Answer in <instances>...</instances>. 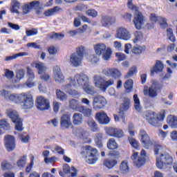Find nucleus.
<instances>
[{
  "instance_id": "f257e3e1",
  "label": "nucleus",
  "mask_w": 177,
  "mask_h": 177,
  "mask_svg": "<svg viewBox=\"0 0 177 177\" xmlns=\"http://www.w3.org/2000/svg\"><path fill=\"white\" fill-rule=\"evenodd\" d=\"M0 95L6 99H9L12 102H15V103L21 104V107L24 110H31L34 107V97L30 91L16 95L15 94L10 95L9 91L3 89L0 91Z\"/></svg>"
},
{
  "instance_id": "f03ea898",
  "label": "nucleus",
  "mask_w": 177,
  "mask_h": 177,
  "mask_svg": "<svg viewBox=\"0 0 177 177\" xmlns=\"http://www.w3.org/2000/svg\"><path fill=\"white\" fill-rule=\"evenodd\" d=\"M88 81L89 77L88 75L84 73H77L73 77V78L71 79V84H72L73 86H82V89L88 95H95V93H96L95 87L89 84Z\"/></svg>"
},
{
  "instance_id": "7ed1b4c3",
  "label": "nucleus",
  "mask_w": 177,
  "mask_h": 177,
  "mask_svg": "<svg viewBox=\"0 0 177 177\" xmlns=\"http://www.w3.org/2000/svg\"><path fill=\"white\" fill-rule=\"evenodd\" d=\"M127 7L130 10H134L136 14L134 15V19L133 23L137 30H140L143 24H145V16L143 14L139 11V7L135 6L132 3V0H128Z\"/></svg>"
},
{
  "instance_id": "20e7f679",
  "label": "nucleus",
  "mask_w": 177,
  "mask_h": 177,
  "mask_svg": "<svg viewBox=\"0 0 177 177\" xmlns=\"http://www.w3.org/2000/svg\"><path fill=\"white\" fill-rule=\"evenodd\" d=\"M165 114H167L165 110H162L158 116L156 112L148 111L145 113V120L153 127H158V121H164Z\"/></svg>"
},
{
  "instance_id": "39448f33",
  "label": "nucleus",
  "mask_w": 177,
  "mask_h": 177,
  "mask_svg": "<svg viewBox=\"0 0 177 177\" xmlns=\"http://www.w3.org/2000/svg\"><path fill=\"white\" fill-rule=\"evenodd\" d=\"M6 114L10 118L14 124H15V129L19 132L23 131L24 127H23V120L20 118L19 113L15 110L8 109Z\"/></svg>"
},
{
  "instance_id": "423d86ee",
  "label": "nucleus",
  "mask_w": 177,
  "mask_h": 177,
  "mask_svg": "<svg viewBox=\"0 0 177 177\" xmlns=\"http://www.w3.org/2000/svg\"><path fill=\"white\" fill-rule=\"evenodd\" d=\"M131 158L136 168H141V167H143L146 164L149 157L146 151L142 149L140 156L139 152H136L131 156Z\"/></svg>"
},
{
  "instance_id": "0eeeda50",
  "label": "nucleus",
  "mask_w": 177,
  "mask_h": 177,
  "mask_svg": "<svg viewBox=\"0 0 177 177\" xmlns=\"http://www.w3.org/2000/svg\"><path fill=\"white\" fill-rule=\"evenodd\" d=\"M173 164L174 158L168 153H160L159 157L156 158V167L158 169H164V167Z\"/></svg>"
},
{
  "instance_id": "6e6552de",
  "label": "nucleus",
  "mask_w": 177,
  "mask_h": 177,
  "mask_svg": "<svg viewBox=\"0 0 177 177\" xmlns=\"http://www.w3.org/2000/svg\"><path fill=\"white\" fill-rule=\"evenodd\" d=\"M85 53V47L84 46H80L77 48L76 53H73L71 55V63L75 67H78L81 62H82V59H84V55Z\"/></svg>"
},
{
  "instance_id": "1a4fd4ad",
  "label": "nucleus",
  "mask_w": 177,
  "mask_h": 177,
  "mask_svg": "<svg viewBox=\"0 0 177 177\" xmlns=\"http://www.w3.org/2000/svg\"><path fill=\"white\" fill-rule=\"evenodd\" d=\"M94 81L95 85H99L100 88L102 92H106L109 86L114 85V80L109 79L108 81L104 80L103 77L96 75L94 76Z\"/></svg>"
},
{
  "instance_id": "9d476101",
  "label": "nucleus",
  "mask_w": 177,
  "mask_h": 177,
  "mask_svg": "<svg viewBox=\"0 0 177 177\" xmlns=\"http://www.w3.org/2000/svg\"><path fill=\"white\" fill-rule=\"evenodd\" d=\"M32 66L35 67L38 71V74L40 75V79L45 82H48L50 80V75L46 73V66L41 62H35L32 64Z\"/></svg>"
},
{
  "instance_id": "9b49d317",
  "label": "nucleus",
  "mask_w": 177,
  "mask_h": 177,
  "mask_svg": "<svg viewBox=\"0 0 177 177\" xmlns=\"http://www.w3.org/2000/svg\"><path fill=\"white\" fill-rule=\"evenodd\" d=\"M85 150H86L88 157L86 162L88 164H95V162L97 161V149L89 145H86L85 147Z\"/></svg>"
},
{
  "instance_id": "f8f14e48",
  "label": "nucleus",
  "mask_w": 177,
  "mask_h": 177,
  "mask_svg": "<svg viewBox=\"0 0 177 177\" xmlns=\"http://www.w3.org/2000/svg\"><path fill=\"white\" fill-rule=\"evenodd\" d=\"M36 106L38 110H41V111L49 110L50 109V102L44 97L39 96L36 99Z\"/></svg>"
},
{
  "instance_id": "ddd939ff",
  "label": "nucleus",
  "mask_w": 177,
  "mask_h": 177,
  "mask_svg": "<svg viewBox=\"0 0 177 177\" xmlns=\"http://www.w3.org/2000/svg\"><path fill=\"white\" fill-rule=\"evenodd\" d=\"M129 107H131V100L128 97H124L119 109V117H120L122 120H125V112L129 110Z\"/></svg>"
},
{
  "instance_id": "4468645a",
  "label": "nucleus",
  "mask_w": 177,
  "mask_h": 177,
  "mask_svg": "<svg viewBox=\"0 0 177 177\" xmlns=\"http://www.w3.org/2000/svg\"><path fill=\"white\" fill-rule=\"evenodd\" d=\"M106 106V99L102 95H96L93 97V108L94 110H100Z\"/></svg>"
},
{
  "instance_id": "2eb2a0df",
  "label": "nucleus",
  "mask_w": 177,
  "mask_h": 177,
  "mask_svg": "<svg viewBox=\"0 0 177 177\" xmlns=\"http://www.w3.org/2000/svg\"><path fill=\"white\" fill-rule=\"evenodd\" d=\"M5 147L7 151H13L15 149H16V140L15 139V136L8 135L6 136L5 138Z\"/></svg>"
},
{
  "instance_id": "dca6fc26",
  "label": "nucleus",
  "mask_w": 177,
  "mask_h": 177,
  "mask_svg": "<svg viewBox=\"0 0 177 177\" xmlns=\"http://www.w3.org/2000/svg\"><path fill=\"white\" fill-rule=\"evenodd\" d=\"M39 7V1H33L32 2L25 3L22 6V12L24 15H28L30 12L32 10V9H37V8Z\"/></svg>"
},
{
  "instance_id": "f3484780",
  "label": "nucleus",
  "mask_w": 177,
  "mask_h": 177,
  "mask_svg": "<svg viewBox=\"0 0 177 177\" xmlns=\"http://www.w3.org/2000/svg\"><path fill=\"white\" fill-rule=\"evenodd\" d=\"M106 133L113 138H118V139L124 138V131L118 128L109 127L106 129Z\"/></svg>"
},
{
  "instance_id": "a211bd4d",
  "label": "nucleus",
  "mask_w": 177,
  "mask_h": 177,
  "mask_svg": "<svg viewBox=\"0 0 177 177\" xmlns=\"http://www.w3.org/2000/svg\"><path fill=\"white\" fill-rule=\"evenodd\" d=\"M116 38L119 39H124V41H128L131 39V33L125 28L120 27L117 30Z\"/></svg>"
},
{
  "instance_id": "6ab92c4d",
  "label": "nucleus",
  "mask_w": 177,
  "mask_h": 177,
  "mask_svg": "<svg viewBox=\"0 0 177 177\" xmlns=\"http://www.w3.org/2000/svg\"><path fill=\"white\" fill-rule=\"evenodd\" d=\"M140 136L141 138V142L145 147V149H149L150 146L153 144L151 142V140L150 139V136H149V134H147V132L145 130H140Z\"/></svg>"
},
{
  "instance_id": "aec40b11",
  "label": "nucleus",
  "mask_w": 177,
  "mask_h": 177,
  "mask_svg": "<svg viewBox=\"0 0 177 177\" xmlns=\"http://www.w3.org/2000/svg\"><path fill=\"white\" fill-rule=\"evenodd\" d=\"M95 118L101 125H107L110 122V118L104 112H97Z\"/></svg>"
},
{
  "instance_id": "412c9836",
  "label": "nucleus",
  "mask_w": 177,
  "mask_h": 177,
  "mask_svg": "<svg viewBox=\"0 0 177 177\" xmlns=\"http://www.w3.org/2000/svg\"><path fill=\"white\" fill-rule=\"evenodd\" d=\"M103 74L106 75V77H111L114 78V80H118V78H121V71L117 68H108L104 69L102 71Z\"/></svg>"
},
{
  "instance_id": "4be33fe9",
  "label": "nucleus",
  "mask_w": 177,
  "mask_h": 177,
  "mask_svg": "<svg viewBox=\"0 0 177 177\" xmlns=\"http://www.w3.org/2000/svg\"><path fill=\"white\" fill-rule=\"evenodd\" d=\"M162 84H156L155 85L149 87L147 91L149 97H157V95H158V92H161V89H162Z\"/></svg>"
},
{
  "instance_id": "5701e85b",
  "label": "nucleus",
  "mask_w": 177,
  "mask_h": 177,
  "mask_svg": "<svg viewBox=\"0 0 177 177\" xmlns=\"http://www.w3.org/2000/svg\"><path fill=\"white\" fill-rule=\"evenodd\" d=\"M73 126L71 122V117L68 114H64L60 118V127L64 129H68L70 127Z\"/></svg>"
},
{
  "instance_id": "b1692460",
  "label": "nucleus",
  "mask_w": 177,
  "mask_h": 177,
  "mask_svg": "<svg viewBox=\"0 0 177 177\" xmlns=\"http://www.w3.org/2000/svg\"><path fill=\"white\" fill-rule=\"evenodd\" d=\"M26 70L28 80L25 84L26 86H28V88H34V86H35V82H34L35 75L34 74V71H32L30 67H27Z\"/></svg>"
},
{
  "instance_id": "393cba45",
  "label": "nucleus",
  "mask_w": 177,
  "mask_h": 177,
  "mask_svg": "<svg viewBox=\"0 0 177 177\" xmlns=\"http://www.w3.org/2000/svg\"><path fill=\"white\" fill-rule=\"evenodd\" d=\"M53 75L55 82H59V84L64 82V76L62 73L60 67L57 66L53 67Z\"/></svg>"
},
{
  "instance_id": "a878e982",
  "label": "nucleus",
  "mask_w": 177,
  "mask_h": 177,
  "mask_svg": "<svg viewBox=\"0 0 177 177\" xmlns=\"http://www.w3.org/2000/svg\"><path fill=\"white\" fill-rule=\"evenodd\" d=\"M115 21V17H109L107 15L102 16L101 19V24H102L103 27H109V26L114 24Z\"/></svg>"
},
{
  "instance_id": "bb28decb",
  "label": "nucleus",
  "mask_w": 177,
  "mask_h": 177,
  "mask_svg": "<svg viewBox=\"0 0 177 177\" xmlns=\"http://www.w3.org/2000/svg\"><path fill=\"white\" fill-rule=\"evenodd\" d=\"M106 49L107 47L106 46V44L103 43H99L94 45V50L97 56H102V55L106 52Z\"/></svg>"
},
{
  "instance_id": "cd10ccee",
  "label": "nucleus",
  "mask_w": 177,
  "mask_h": 177,
  "mask_svg": "<svg viewBox=\"0 0 177 177\" xmlns=\"http://www.w3.org/2000/svg\"><path fill=\"white\" fill-rule=\"evenodd\" d=\"M63 172L67 175H71V177H75L77 174L75 167H72L70 168V166L68 164L63 165Z\"/></svg>"
},
{
  "instance_id": "c85d7f7f",
  "label": "nucleus",
  "mask_w": 177,
  "mask_h": 177,
  "mask_svg": "<svg viewBox=\"0 0 177 177\" xmlns=\"http://www.w3.org/2000/svg\"><path fill=\"white\" fill-rule=\"evenodd\" d=\"M79 113H82L84 117L91 118L93 115V110L91 108H88L84 105L81 106Z\"/></svg>"
},
{
  "instance_id": "c756f323",
  "label": "nucleus",
  "mask_w": 177,
  "mask_h": 177,
  "mask_svg": "<svg viewBox=\"0 0 177 177\" xmlns=\"http://www.w3.org/2000/svg\"><path fill=\"white\" fill-rule=\"evenodd\" d=\"M118 163V162L115 159H105L103 161L104 166L108 168V169H112Z\"/></svg>"
},
{
  "instance_id": "7c9ffc66",
  "label": "nucleus",
  "mask_w": 177,
  "mask_h": 177,
  "mask_svg": "<svg viewBox=\"0 0 177 177\" xmlns=\"http://www.w3.org/2000/svg\"><path fill=\"white\" fill-rule=\"evenodd\" d=\"M119 171L120 174H126L129 172V166L128 165V160H123L119 166Z\"/></svg>"
},
{
  "instance_id": "2f4dec72",
  "label": "nucleus",
  "mask_w": 177,
  "mask_h": 177,
  "mask_svg": "<svg viewBox=\"0 0 177 177\" xmlns=\"http://www.w3.org/2000/svg\"><path fill=\"white\" fill-rule=\"evenodd\" d=\"M21 4L17 0H12L11 2L10 12L11 13H19Z\"/></svg>"
},
{
  "instance_id": "473e14b6",
  "label": "nucleus",
  "mask_w": 177,
  "mask_h": 177,
  "mask_svg": "<svg viewBox=\"0 0 177 177\" xmlns=\"http://www.w3.org/2000/svg\"><path fill=\"white\" fill-rule=\"evenodd\" d=\"M83 118L82 114L75 113L73 115V124L74 125H81L82 124Z\"/></svg>"
},
{
  "instance_id": "72a5a7b5",
  "label": "nucleus",
  "mask_w": 177,
  "mask_h": 177,
  "mask_svg": "<svg viewBox=\"0 0 177 177\" xmlns=\"http://www.w3.org/2000/svg\"><path fill=\"white\" fill-rule=\"evenodd\" d=\"M146 51V46H140V45H137L134 47H133L131 52L134 55H141V53H143V52Z\"/></svg>"
},
{
  "instance_id": "f704fd0d",
  "label": "nucleus",
  "mask_w": 177,
  "mask_h": 177,
  "mask_svg": "<svg viewBox=\"0 0 177 177\" xmlns=\"http://www.w3.org/2000/svg\"><path fill=\"white\" fill-rule=\"evenodd\" d=\"M103 134L102 133H98L95 134V142L97 147L102 149L103 147Z\"/></svg>"
},
{
  "instance_id": "c9c22d12",
  "label": "nucleus",
  "mask_w": 177,
  "mask_h": 177,
  "mask_svg": "<svg viewBox=\"0 0 177 177\" xmlns=\"http://www.w3.org/2000/svg\"><path fill=\"white\" fill-rule=\"evenodd\" d=\"M167 123L171 128H177V117L175 115H169L167 117Z\"/></svg>"
},
{
  "instance_id": "e433bc0d",
  "label": "nucleus",
  "mask_w": 177,
  "mask_h": 177,
  "mask_svg": "<svg viewBox=\"0 0 177 177\" xmlns=\"http://www.w3.org/2000/svg\"><path fill=\"white\" fill-rule=\"evenodd\" d=\"M87 125L88 128H90L92 132H98L99 126H97V123L93 120H90L87 121Z\"/></svg>"
},
{
  "instance_id": "4c0bfd02",
  "label": "nucleus",
  "mask_w": 177,
  "mask_h": 177,
  "mask_svg": "<svg viewBox=\"0 0 177 177\" xmlns=\"http://www.w3.org/2000/svg\"><path fill=\"white\" fill-rule=\"evenodd\" d=\"M80 104H78V100L72 99L69 101V107L72 109V110H75V111H80L81 108Z\"/></svg>"
},
{
  "instance_id": "58836bf2",
  "label": "nucleus",
  "mask_w": 177,
  "mask_h": 177,
  "mask_svg": "<svg viewBox=\"0 0 177 177\" xmlns=\"http://www.w3.org/2000/svg\"><path fill=\"white\" fill-rule=\"evenodd\" d=\"M71 85H73V84H71V80H70V84H66L64 86V89L66 92H67L69 95H71L72 96H78V95H80V92H78L77 91L73 89L68 90L69 88H71Z\"/></svg>"
},
{
  "instance_id": "ea45409f",
  "label": "nucleus",
  "mask_w": 177,
  "mask_h": 177,
  "mask_svg": "<svg viewBox=\"0 0 177 177\" xmlns=\"http://www.w3.org/2000/svg\"><path fill=\"white\" fill-rule=\"evenodd\" d=\"M59 10H60V8L55 6L51 9H48V10H46L44 12V15L46 17H50V16H53V15H55V13H57V12H59Z\"/></svg>"
},
{
  "instance_id": "a19ab883",
  "label": "nucleus",
  "mask_w": 177,
  "mask_h": 177,
  "mask_svg": "<svg viewBox=\"0 0 177 177\" xmlns=\"http://www.w3.org/2000/svg\"><path fill=\"white\" fill-rule=\"evenodd\" d=\"M107 147L109 150H115V149H118V144L115 142V139L110 138L107 143Z\"/></svg>"
},
{
  "instance_id": "79ce46f5",
  "label": "nucleus",
  "mask_w": 177,
  "mask_h": 177,
  "mask_svg": "<svg viewBox=\"0 0 177 177\" xmlns=\"http://www.w3.org/2000/svg\"><path fill=\"white\" fill-rule=\"evenodd\" d=\"M26 164H27V156H21L17 161V165L18 168H24L26 167Z\"/></svg>"
},
{
  "instance_id": "37998d69",
  "label": "nucleus",
  "mask_w": 177,
  "mask_h": 177,
  "mask_svg": "<svg viewBox=\"0 0 177 177\" xmlns=\"http://www.w3.org/2000/svg\"><path fill=\"white\" fill-rule=\"evenodd\" d=\"M124 88L128 93L132 92V89H133V80L132 79H129L125 82Z\"/></svg>"
},
{
  "instance_id": "c03bdc74",
  "label": "nucleus",
  "mask_w": 177,
  "mask_h": 177,
  "mask_svg": "<svg viewBox=\"0 0 177 177\" xmlns=\"http://www.w3.org/2000/svg\"><path fill=\"white\" fill-rule=\"evenodd\" d=\"M164 70V64L161 61H156L155 66H153L154 73H161Z\"/></svg>"
},
{
  "instance_id": "a18cd8bd",
  "label": "nucleus",
  "mask_w": 177,
  "mask_h": 177,
  "mask_svg": "<svg viewBox=\"0 0 177 177\" xmlns=\"http://www.w3.org/2000/svg\"><path fill=\"white\" fill-rule=\"evenodd\" d=\"M167 38L171 42H176V38L175 37V35H174V30L172 28H169L167 29Z\"/></svg>"
},
{
  "instance_id": "49530a36",
  "label": "nucleus",
  "mask_w": 177,
  "mask_h": 177,
  "mask_svg": "<svg viewBox=\"0 0 177 177\" xmlns=\"http://www.w3.org/2000/svg\"><path fill=\"white\" fill-rule=\"evenodd\" d=\"M0 129L4 131H9L10 129V124L7 122L6 119L0 120Z\"/></svg>"
},
{
  "instance_id": "de8ad7c7",
  "label": "nucleus",
  "mask_w": 177,
  "mask_h": 177,
  "mask_svg": "<svg viewBox=\"0 0 177 177\" xmlns=\"http://www.w3.org/2000/svg\"><path fill=\"white\" fill-rule=\"evenodd\" d=\"M133 102H134V108L137 111L140 110V100L139 97H138V94H134L133 96Z\"/></svg>"
},
{
  "instance_id": "09e8293b",
  "label": "nucleus",
  "mask_w": 177,
  "mask_h": 177,
  "mask_svg": "<svg viewBox=\"0 0 177 177\" xmlns=\"http://www.w3.org/2000/svg\"><path fill=\"white\" fill-rule=\"evenodd\" d=\"M134 37L135 38L133 39V42L134 44H138V42L143 39V33L140 31H136L134 32Z\"/></svg>"
},
{
  "instance_id": "8fccbe9b",
  "label": "nucleus",
  "mask_w": 177,
  "mask_h": 177,
  "mask_svg": "<svg viewBox=\"0 0 177 177\" xmlns=\"http://www.w3.org/2000/svg\"><path fill=\"white\" fill-rule=\"evenodd\" d=\"M56 95L57 99L63 102L67 99V94L64 93V92L62 91L59 89L56 90Z\"/></svg>"
},
{
  "instance_id": "3c124183",
  "label": "nucleus",
  "mask_w": 177,
  "mask_h": 177,
  "mask_svg": "<svg viewBox=\"0 0 177 177\" xmlns=\"http://www.w3.org/2000/svg\"><path fill=\"white\" fill-rule=\"evenodd\" d=\"M113 51H111V48H108L105 50V52L102 54V58L104 60H110L111 57V55Z\"/></svg>"
},
{
  "instance_id": "603ef678",
  "label": "nucleus",
  "mask_w": 177,
  "mask_h": 177,
  "mask_svg": "<svg viewBox=\"0 0 177 177\" xmlns=\"http://www.w3.org/2000/svg\"><path fill=\"white\" fill-rule=\"evenodd\" d=\"M129 142L133 149H136L138 150L139 149V147H140V143H139V141L136 140V139L133 138H129Z\"/></svg>"
},
{
  "instance_id": "864d4df0",
  "label": "nucleus",
  "mask_w": 177,
  "mask_h": 177,
  "mask_svg": "<svg viewBox=\"0 0 177 177\" xmlns=\"http://www.w3.org/2000/svg\"><path fill=\"white\" fill-rule=\"evenodd\" d=\"M50 39H55V41H60L64 38V34L55 32L50 36Z\"/></svg>"
},
{
  "instance_id": "5fc2aeb1",
  "label": "nucleus",
  "mask_w": 177,
  "mask_h": 177,
  "mask_svg": "<svg viewBox=\"0 0 177 177\" xmlns=\"http://www.w3.org/2000/svg\"><path fill=\"white\" fill-rule=\"evenodd\" d=\"M162 150H164V147H162V145L160 144H155L153 145V151L156 156H158V154H160V153H161Z\"/></svg>"
},
{
  "instance_id": "6e6d98bb",
  "label": "nucleus",
  "mask_w": 177,
  "mask_h": 177,
  "mask_svg": "<svg viewBox=\"0 0 177 177\" xmlns=\"http://www.w3.org/2000/svg\"><path fill=\"white\" fill-rule=\"evenodd\" d=\"M138 73V69L136 68V66L131 67L127 74L124 76V78L128 79L131 78L133 74H136Z\"/></svg>"
},
{
  "instance_id": "4d7b16f0",
  "label": "nucleus",
  "mask_w": 177,
  "mask_h": 177,
  "mask_svg": "<svg viewBox=\"0 0 177 177\" xmlns=\"http://www.w3.org/2000/svg\"><path fill=\"white\" fill-rule=\"evenodd\" d=\"M34 160H35V157H34V156H32L30 158V164L26 167V174H30L31 172V170L32 169V167H34Z\"/></svg>"
},
{
  "instance_id": "13d9d810",
  "label": "nucleus",
  "mask_w": 177,
  "mask_h": 177,
  "mask_svg": "<svg viewBox=\"0 0 177 177\" xmlns=\"http://www.w3.org/2000/svg\"><path fill=\"white\" fill-rule=\"evenodd\" d=\"M48 52L49 55H57L59 52V48L55 46H50L48 48Z\"/></svg>"
},
{
  "instance_id": "bf43d9fd",
  "label": "nucleus",
  "mask_w": 177,
  "mask_h": 177,
  "mask_svg": "<svg viewBox=\"0 0 177 177\" xmlns=\"http://www.w3.org/2000/svg\"><path fill=\"white\" fill-rule=\"evenodd\" d=\"M86 15H87V16H89L90 17H97V11L95 9H88L86 12Z\"/></svg>"
},
{
  "instance_id": "052dcab7",
  "label": "nucleus",
  "mask_w": 177,
  "mask_h": 177,
  "mask_svg": "<svg viewBox=\"0 0 177 177\" xmlns=\"http://www.w3.org/2000/svg\"><path fill=\"white\" fill-rule=\"evenodd\" d=\"M159 24L161 28H167L168 27V23L167 22V19L164 17H159Z\"/></svg>"
},
{
  "instance_id": "680f3d73",
  "label": "nucleus",
  "mask_w": 177,
  "mask_h": 177,
  "mask_svg": "<svg viewBox=\"0 0 177 177\" xmlns=\"http://www.w3.org/2000/svg\"><path fill=\"white\" fill-rule=\"evenodd\" d=\"M1 167L3 171H8V169H10L12 168V165L8 162V161L4 160L1 162Z\"/></svg>"
},
{
  "instance_id": "e2e57ef3",
  "label": "nucleus",
  "mask_w": 177,
  "mask_h": 177,
  "mask_svg": "<svg viewBox=\"0 0 177 177\" xmlns=\"http://www.w3.org/2000/svg\"><path fill=\"white\" fill-rule=\"evenodd\" d=\"M19 138L21 140L22 143H28L30 140V136L27 135L26 136H24L23 133H19Z\"/></svg>"
},
{
  "instance_id": "0e129e2a",
  "label": "nucleus",
  "mask_w": 177,
  "mask_h": 177,
  "mask_svg": "<svg viewBox=\"0 0 177 177\" xmlns=\"http://www.w3.org/2000/svg\"><path fill=\"white\" fill-rule=\"evenodd\" d=\"M53 110L55 114L59 113V110H60V103L57 101H55L53 102Z\"/></svg>"
},
{
  "instance_id": "69168bd1",
  "label": "nucleus",
  "mask_w": 177,
  "mask_h": 177,
  "mask_svg": "<svg viewBox=\"0 0 177 177\" xmlns=\"http://www.w3.org/2000/svg\"><path fill=\"white\" fill-rule=\"evenodd\" d=\"M56 160H57V158L56 156L46 158H44V162L46 164H53V162H56Z\"/></svg>"
},
{
  "instance_id": "338daca9",
  "label": "nucleus",
  "mask_w": 177,
  "mask_h": 177,
  "mask_svg": "<svg viewBox=\"0 0 177 177\" xmlns=\"http://www.w3.org/2000/svg\"><path fill=\"white\" fill-rule=\"evenodd\" d=\"M8 26L10 27V28H12V30H15V31H19L20 30V26L16 24H13L12 22H8Z\"/></svg>"
},
{
  "instance_id": "774afa93",
  "label": "nucleus",
  "mask_w": 177,
  "mask_h": 177,
  "mask_svg": "<svg viewBox=\"0 0 177 177\" xmlns=\"http://www.w3.org/2000/svg\"><path fill=\"white\" fill-rule=\"evenodd\" d=\"M4 75L6 78H9L10 80H12V78L15 77V73H13V71L9 69H6V73Z\"/></svg>"
}]
</instances>
